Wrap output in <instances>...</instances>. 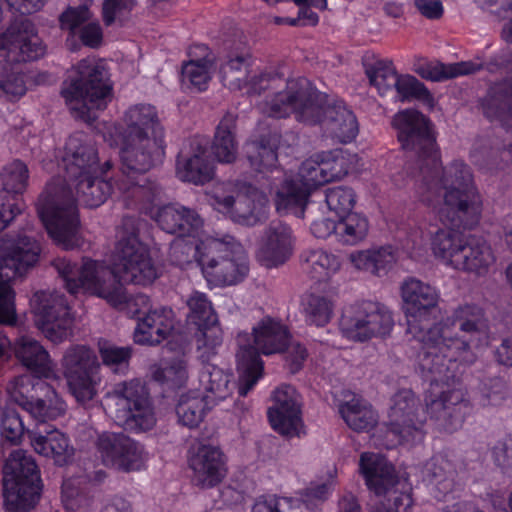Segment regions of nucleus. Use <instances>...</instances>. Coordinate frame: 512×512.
<instances>
[{"instance_id": "423d86ee", "label": "nucleus", "mask_w": 512, "mask_h": 512, "mask_svg": "<svg viewBox=\"0 0 512 512\" xmlns=\"http://www.w3.org/2000/svg\"><path fill=\"white\" fill-rule=\"evenodd\" d=\"M326 98L307 78L289 79L284 90L266 99L264 112L276 119L294 115L298 122L321 125L326 135L339 143H351L359 133L355 114L343 101L330 105Z\"/></svg>"}, {"instance_id": "c756f323", "label": "nucleus", "mask_w": 512, "mask_h": 512, "mask_svg": "<svg viewBox=\"0 0 512 512\" xmlns=\"http://www.w3.org/2000/svg\"><path fill=\"white\" fill-rule=\"evenodd\" d=\"M38 422L37 430L29 434L35 452L52 458L58 466L67 465L74 455V448L69 444V438L58 429H51V426L46 424V420Z\"/></svg>"}, {"instance_id": "09e8293b", "label": "nucleus", "mask_w": 512, "mask_h": 512, "mask_svg": "<svg viewBox=\"0 0 512 512\" xmlns=\"http://www.w3.org/2000/svg\"><path fill=\"white\" fill-rule=\"evenodd\" d=\"M232 374L211 363H205L200 372L199 380L214 400H224L231 393L230 383Z\"/></svg>"}, {"instance_id": "bb28decb", "label": "nucleus", "mask_w": 512, "mask_h": 512, "mask_svg": "<svg viewBox=\"0 0 512 512\" xmlns=\"http://www.w3.org/2000/svg\"><path fill=\"white\" fill-rule=\"evenodd\" d=\"M208 146L207 138L195 136L190 139L191 154L189 156L178 155L176 173L182 182L204 185L213 179L215 167L208 157Z\"/></svg>"}, {"instance_id": "de8ad7c7", "label": "nucleus", "mask_w": 512, "mask_h": 512, "mask_svg": "<svg viewBox=\"0 0 512 512\" xmlns=\"http://www.w3.org/2000/svg\"><path fill=\"white\" fill-rule=\"evenodd\" d=\"M339 412L346 424L355 431H369L377 423V415L372 408L362 405L357 399L341 404Z\"/></svg>"}, {"instance_id": "f03ea898", "label": "nucleus", "mask_w": 512, "mask_h": 512, "mask_svg": "<svg viewBox=\"0 0 512 512\" xmlns=\"http://www.w3.org/2000/svg\"><path fill=\"white\" fill-rule=\"evenodd\" d=\"M122 228L127 234L122 235L116 245L113 268L109 272L118 284L109 287L104 283L103 291L96 296L117 309L127 310L132 318L138 320L134 331L135 343L155 346L166 340L174 330L175 314L172 308L165 306L149 308L144 312L139 307H149V296L142 293L129 296L123 288V284L150 285L158 274L149 248L139 239L135 219L125 216Z\"/></svg>"}, {"instance_id": "f8f14e48", "label": "nucleus", "mask_w": 512, "mask_h": 512, "mask_svg": "<svg viewBox=\"0 0 512 512\" xmlns=\"http://www.w3.org/2000/svg\"><path fill=\"white\" fill-rule=\"evenodd\" d=\"M207 252L200 257V267L208 282L231 286L242 282L249 272L247 253L234 237L209 238Z\"/></svg>"}, {"instance_id": "7c9ffc66", "label": "nucleus", "mask_w": 512, "mask_h": 512, "mask_svg": "<svg viewBox=\"0 0 512 512\" xmlns=\"http://www.w3.org/2000/svg\"><path fill=\"white\" fill-rule=\"evenodd\" d=\"M485 118L498 122L506 131H512V77L491 85L479 100Z\"/></svg>"}, {"instance_id": "e2e57ef3", "label": "nucleus", "mask_w": 512, "mask_h": 512, "mask_svg": "<svg viewBox=\"0 0 512 512\" xmlns=\"http://www.w3.org/2000/svg\"><path fill=\"white\" fill-rule=\"evenodd\" d=\"M16 293L8 281H0V324L14 326L17 323Z\"/></svg>"}, {"instance_id": "338daca9", "label": "nucleus", "mask_w": 512, "mask_h": 512, "mask_svg": "<svg viewBox=\"0 0 512 512\" xmlns=\"http://www.w3.org/2000/svg\"><path fill=\"white\" fill-rule=\"evenodd\" d=\"M338 228V220L330 218H319L314 220L310 225V231L312 235L317 239L326 240L330 237H334L336 240V230Z\"/></svg>"}, {"instance_id": "4d7b16f0", "label": "nucleus", "mask_w": 512, "mask_h": 512, "mask_svg": "<svg viewBox=\"0 0 512 512\" xmlns=\"http://www.w3.org/2000/svg\"><path fill=\"white\" fill-rule=\"evenodd\" d=\"M90 18L91 13L87 4L68 6L59 15L58 20L61 30L68 31L67 44L75 39L77 29L83 26Z\"/></svg>"}, {"instance_id": "412c9836", "label": "nucleus", "mask_w": 512, "mask_h": 512, "mask_svg": "<svg viewBox=\"0 0 512 512\" xmlns=\"http://www.w3.org/2000/svg\"><path fill=\"white\" fill-rule=\"evenodd\" d=\"M0 179L3 186L2 191H0L1 232L24 208L22 195L28 185V167L21 160H13L2 168Z\"/></svg>"}, {"instance_id": "c03bdc74", "label": "nucleus", "mask_w": 512, "mask_h": 512, "mask_svg": "<svg viewBox=\"0 0 512 512\" xmlns=\"http://www.w3.org/2000/svg\"><path fill=\"white\" fill-rule=\"evenodd\" d=\"M187 306L189 308L188 323L194 325L205 337L206 331L218 322L211 301L205 293L195 291L188 298Z\"/></svg>"}, {"instance_id": "8fccbe9b", "label": "nucleus", "mask_w": 512, "mask_h": 512, "mask_svg": "<svg viewBox=\"0 0 512 512\" xmlns=\"http://www.w3.org/2000/svg\"><path fill=\"white\" fill-rule=\"evenodd\" d=\"M303 314L309 325L326 326L333 313V303L325 296L310 293L302 299Z\"/></svg>"}, {"instance_id": "603ef678", "label": "nucleus", "mask_w": 512, "mask_h": 512, "mask_svg": "<svg viewBox=\"0 0 512 512\" xmlns=\"http://www.w3.org/2000/svg\"><path fill=\"white\" fill-rule=\"evenodd\" d=\"M365 73L370 84L375 86L381 96L393 90L398 73L390 60H377L366 66Z\"/></svg>"}, {"instance_id": "4c0bfd02", "label": "nucleus", "mask_w": 512, "mask_h": 512, "mask_svg": "<svg viewBox=\"0 0 512 512\" xmlns=\"http://www.w3.org/2000/svg\"><path fill=\"white\" fill-rule=\"evenodd\" d=\"M427 477L438 494L435 497L438 500L446 498V496L454 491L456 470L451 461L441 454L434 455L426 464Z\"/></svg>"}, {"instance_id": "5701e85b", "label": "nucleus", "mask_w": 512, "mask_h": 512, "mask_svg": "<svg viewBox=\"0 0 512 512\" xmlns=\"http://www.w3.org/2000/svg\"><path fill=\"white\" fill-rule=\"evenodd\" d=\"M349 170L343 151L334 150L317 153L303 161L296 178L312 193L320 186L346 176Z\"/></svg>"}, {"instance_id": "2eb2a0df", "label": "nucleus", "mask_w": 512, "mask_h": 512, "mask_svg": "<svg viewBox=\"0 0 512 512\" xmlns=\"http://www.w3.org/2000/svg\"><path fill=\"white\" fill-rule=\"evenodd\" d=\"M1 46L7 51L0 65H11L22 75L17 63L30 62L41 58L46 51L34 23L27 17H15L1 36ZM25 82V80L23 79Z\"/></svg>"}, {"instance_id": "79ce46f5", "label": "nucleus", "mask_w": 512, "mask_h": 512, "mask_svg": "<svg viewBox=\"0 0 512 512\" xmlns=\"http://www.w3.org/2000/svg\"><path fill=\"white\" fill-rule=\"evenodd\" d=\"M483 69L482 63L474 61H460L451 64L442 62L426 63L418 70V74L427 80L442 82L459 76L471 75Z\"/></svg>"}, {"instance_id": "ea45409f", "label": "nucleus", "mask_w": 512, "mask_h": 512, "mask_svg": "<svg viewBox=\"0 0 512 512\" xmlns=\"http://www.w3.org/2000/svg\"><path fill=\"white\" fill-rule=\"evenodd\" d=\"M208 398V395L196 391L181 395L176 405L179 423L191 429L198 427L211 408Z\"/></svg>"}, {"instance_id": "1a4fd4ad", "label": "nucleus", "mask_w": 512, "mask_h": 512, "mask_svg": "<svg viewBox=\"0 0 512 512\" xmlns=\"http://www.w3.org/2000/svg\"><path fill=\"white\" fill-rule=\"evenodd\" d=\"M113 95V83L105 64L94 59H82L76 67V76L66 79L61 96L77 116L85 119L91 108L103 110Z\"/></svg>"}, {"instance_id": "aec40b11", "label": "nucleus", "mask_w": 512, "mask_h": 512, "mask_svg": "<svg viewBox=\"0 0 512 512\" xmlns=\"http://www.w3.org/2000/svg\"><path fill=\"white\" fill-rule=\"evenodd\" d=\"M116 423L126 430L142 432L155 424L154 413L144 387L138 382L125 383L117 402Z\"/></svg>"}, {"instance_id": "f704fd0d", "label": "nucleus", "mask_w": 512, "mask_h": 512, "mask_svg": "<svg viewBox=\"0 0 512 512\" xmlns=\"http://www.w3.org/2000/svg\"><path fill=\"white\" fill-rule=\"evenodd\" d=\"M302 270L316 282L328 281L341 268L339 255L323 248L306 249L300 255Z\"/></svg>"}, {"instance_id": "e433bc0d", "label": "nucleus", "mask_w": 512, "mask_h": 512, "mask_svg": "<svg viewBox=\"0 0 512 512\" xmlns=\"http://www.w3.org/2000/svg\"><path fill=\"white\" fill-rule=\"evenodd\" d=\"M236 122L237 116L226 113L216 127L211 150L220 163H232L236 159L238 151Z\"/></svg>"}, {"instance_id": "bf43d9fd", "label": "nucleus", "mask_w": 512, "mask_h": 512, "mask_svg": "<svg viewBox=\"0 0 512 512\" xmlns=\"http://www.w3.org/2000/svg\"><path fill=\"white\" fill-rule=\"evenodd\" d=\"M24 432V424L18 411L7 404L0 410V434L1 438L17 444Z\"/></svg>"}, {"instance_id": "c9c22d12", "label": "nucleus", "mask_w": 512, "mask_h": 512, "mask_svg": "<svg viewBox=\"0 0 512 512\" xmlns=\"http://www.w3.org/2000/svg\"><path fill=\"white\" fill-rule=\"evenodd\" d=\"M396 260L397 250L390 244L351 254V262L357 269L376 276L387 274Z\"/></svg>"}, {"instance_id": "864d4df0", "label": "nucleus", "mask_w": 512, "mask_h": 512, "mask_svg": "<svg viewBox=\"0 0 512 512\" xmlns=\"http://www.w3.org/2000/svg\"><path fill=\"white\" fill-rule=\"evenodd\" d=\"M393 90L401 101H410L412 99L432 105L433 96L427 87L416 77L411 75H399L393 85Z\"/></svg>"}, {"instance_id": "13d9d810", "label": "nucleus", "mask_w": 512, "mask_h": 512, "mask_svg": "<svg viewBox=\"0 0 512 512\" xmlns=\"http://www.w3.org/2000/svg\"><path fill=\"white\" fill-rule=\"evenodd\" d=\"M325 201L329 210L340 217L352 212L356 203V195L351 187L334 186L326 190Z\"/></svg>"}, {"instance_id": "ddd939ff", "label": "nucleus", "mask_w": 512, "mask_h": 512, "mask_svg": "<svg viewBox=\"0 0 512 512\" xmlns=\"http://www.w3.org/2000/svg\"><path fill=\"white\" fill-rule=\"evenodd\" d=\"M393 327L394 319L388 307L371 300L358 301L345 307L339 319L342 337L355 343L385 338Z\"/></svg>"}, {"instance_id": "6e6d98bb", "label": "nucleus", "mask_w": 512, "mask_h": 512, "mask_svg": "<svg viewBox=\"0 0 512 512\" xmlns=\"http://www.w3.org/2000/svg\"><path fill=\"white\" fill-rule=\"evenodd\" d=\"M333 491V482L311 483L300 492V498H296L301 504L297 506L299 512H322L320 505L326 501Z\"/></svg>"}, {"instance_id": "6e6552de", "label": "nucleus", "mask_w": 512, "mask_h": 512, "mask_svg": "<svg viewBox=\"0 0 512 512\" xmlns=\"http://www.w3.org/2000/svg\"><path fill=\"white\" fill-rule=\"evenodd\" d=\"M253 345L240 346L236 353L238 372V393L245 397L262 378L264 362L261 353L272 355L283 353L291 341V334L286 325L271 317H264L253 328Z\"/></svg>"}, {"instance_id": "a19ab883", "label": "nucleus", "mask_w": 512, "mask_h": 512, "mask_svg": "<svg viewBox=\"0 0 512 512\" xmlns=\"http://www.w3.org/2000/svg\"><path fill=\"white\" fill-rule=\"evenodd\" d=\"M16 357L33 374L48 377L49 354L38 341L30 337H21L16 349Z\"/></svg>"}, {"instance_id": "5fc2aeb1", "label": "nucleus", "mask_w": 512, "mask_h": 512, "mask_svg": "<svg viewBox=\"0 0 512 512\" xmlns=\"http://www.w3.org/2000/svg\"><path fill=\"white\" fill-rule=\"evenodd\" d=\"M98 350L103 365L111 368L114 372L126 369L133 355L132 347H120L102 338L98 341Z\"/></svg>"}, {"instance_id": "49530a36", "label": "nucleus", "mask_w": 512, "mask_h": 512, "mask_svg": "<svg viewBox=\"0 0 512 512\" xmlns=\"http://www.w3.org/2000/svg\"><path fill=\"white\" fill-rule=\"evenodd\" d=\"M152 379L172 390L185 386L188 380V365L185 356L172 358L155 367L152 371Z\"/></svg>"}, {"instance_id": "b1692460", "label": "nucleus", "mask_w": 512, "mask_h": 512, "mask_svg": "<svg viewBox=\"0 0 512 512\" xmlns=\"http://www.w3.org/2000/svg\"><path fill=\"white\" fill-rule=\"evenodd\" d=\"M96 446L103 463L117 470H139L143 462V446L124 433L104 432Z\"/></svg>"}, {"instance_id": "39448f33", "label": "nucleus", "mask_w": 512, "mask_h": 512, "mask_svg": "<svg viewBox=\"0 0 512 512\" xmlns=\"http://www.w3.org/2000/svg\"><path fill=\"white\" fill-rule=\"evenodd\" d=\"M417 369L423 380L430 385L426 393V409L410 389H401L391 399L389 410V431L393 433L399 444L410 445L421 443L427 431V416L434 422L436 429L453 433L462 426L464 421L463 407H467L465 394L456 388L458 381H431L436 373L425 372L419 365V353L416 357Z\"/></svg>"}, {"instance_id": "680f3d73", "label": "nucleus", "mask_w": 512, "mask_h": 512, "mask_svg": "<svg viewBox=\"0 0 512 512\" xmlns=\"http://www.w3.org/2000/svg\"><path fill=\"white\" fill-rule=\"evenodd\" d=\"M301 503L293 497L263 495L255 502L252 512H299L297 506ZM313 512H320L315 510Z\"/></svg>"}, {"instance_id": "f3484780", "label": "nucleus", "mask_w": 512, "mask_h": 512, "mask_svg": "<svg viewBox=\"0 0 512 512\" xmlns=\"http://www.w3.org/2000/svg\"><path fill=\"white\" fill-rule=\"evenodd\" d=\"M63 368L69 390L77 401L93 399L96 394L94 378L99 370L94 351L85 345L69 348L63 358Z\"/></svg>"}, {"instance_id": "3c124183", "label": "nucleus", "mask_w": 512, "mask_h": 512, "mask_svg": "<svg viewBox=\"0 0 512 512\" xmlns=\"http://www.w3.org/2000/svg\"><path fill=\"white\" fill-rule=\"evenodd\" d=\"M248 161L253 170L258 173L271 172L277 167L278 154L276 141L271 143L265 137L253 145V151L248 152Z\"/></svg>"}, {"instance_id": "20e7f679", "label": "nucleus", "mask_w": 512, "mask_h": 512, "mask_svg": "<svg viewBox=\"0 0 512 512\" xmlns=\"http://www.w3.org/2000/svg\"><path fill=\"white\" fill-rule=\"evenodd\" d=\"M488 320L484 309L473 303L455 308L445 320L429 327L421 337L419 365L436 373L435 381H458L476 360L474 349L486 339Z\"/></svg>"}, {"instance_id": "473e14b6", "label": "nucleus", "mask_w": 512, "mask_h": 512, "mask_svg": "<svg viewBox=\"0 0 512 512\" xmlns=\"http://www.w3.org/2000/svg\"><path fill=\"white\" fill-rule=\"evenodd\" d=\"M194 50H199L201 57L184 61L181 66L182 81L187 87L195 92H204L208 89L212 79L214 61L207 45L197 44L190 48L189 55Z\"/></svg>"}, {"instance_id": "9b49d317", "label": "nucleus", "mask_w": 512, "mask_h": 512, "mask_svg": "<svg viewBox=\"0 0 512 512\" xmlns=\"http://www.w3.org/2000/svg\"><path fill=\"white\" fill-rule=\"evenodd\" d=\"M431 249L445 265L478 275L486 273L495 261L490 245L482 237H465L452 228L437 229L431 238Z\"/></svg>"}, {"instance_id": "6ab92c4d", "label": "nucleus", "mask_w": 512, "mask_h": 512, "mask_svg": "<svg viewBox=\"0 0 512 512\" xmlns=\"http://www.w3.org/2000/svg\"><path fill=\"white\" fill-rule=\"evenodd\" d=\"M35 324L51 341L61 342L70 334L74 318L63 295L47 296L36 292L33 298Z\"/></svg>"}, {"instance_id": "4468645a", "label": "nucleus", "mask_w": 512, "mask_h": 512, "mask_svg": "<svg viewBox=\"0 0 512 512\" xmlns=\"http://www.w3.org/2000/svg\"><path fill=\"white\" fill-rule=\"evenodd\" d=\"M359 474L367 489L381 497L388 493L391 496L387 504L377 512H409L413 499L409 492H397L394 488L399 484V476L395 466L388 459L375 452H363L359 458Z\"/></svg>"}, {"instance_id": "69168bd1", "label": "nucleus", "mask_w": 512, "mask_h": 512, "mask_svg": "<svg viewBox=\"0 0 512 512\" xmlns=\"http://www.w3.org/2000/svg\"><path fill=\"white\" fill-rule=\"evenodd\" d=\"M79 38L84 46L97 48L103 40V32L99 23L91 22L83 25L79 31Z\"/></svg>"}, {"instance_id": "0eeeda50", "label": "nucleus", "mask_w": 512, "mask_h": 512, "mask_svg": "<svg viewBox=\"0 0 512 512\" xmlns=\"http://www.w3.org/2000/svg\"><path fill=\"white\" fill-rule=\"evenodd\" d=\"M125 128L119 131L120 158L123 172L145 174L162 163L165 156V140L158 112L151 104L129 107L123 117Z\"/></svg>"}, {"instance_id": "7ed1b4c3", "label": "nucleus", "mask_w": 512, "mask_h": 512, "mask_svg": "<svg viewBox=\"0 0 512 512\" xmlns=\"http://www.w3.org/2000/svg\"><path fill=\"white\" fill-rule=\"evenodd\" d=\"M121 172L115 186L105 178L107 172L95 173L70 184L61 178H52L37 203L38 216L49 237L65 249L75 247L80 227L78 204L97 208L115 189L124 198L127 208L142 209L136 201L146 195L147 189L137 179L140 174H130L129 178L123 166Z\"/></svg>"}, {"instance_id": "9d476101", "label": "nucleus", "mask_w": 512, "mask_h": 512, "mask_svg": "<svg viewBox=\"0 0 512 512\" xmlns=\"http://www.w3.org/2000/svg\"><path fill=\"white\" fill-rule=\"evenodd\" d=\"M6 512H29L40 500L43 483L35 460L23 450L13 451L2 469Z\"/></svg>"}, {"instance_id": "393cba45", "label": "nucleus", "mask_w": 512, "mask_h": 512, "mask_svg": "<svg viewBox=\"0 0 512 512\" xmlns=\"http://www.w3.org/2000/svg\"><path fill=\"white\" fill-rule=\"evenodd\" d=\"M404 310L407 317L408 331L418 341L421 351V337L427 331L422 324H417V318L435 308L438 304L439 293L429 284L416 278L404 281L401 287Z\"/></svg>"}, {"instance_id": "a211bd4d", "label": "nucleus", "mask_w": 512, "mask_h": 512, "mask_svg": "<svg viewBox=\"0 0 512 512\" xmlns=\"http://www.w3.org/2000/svg\"><path fill=\"white\" fill-rule=\"evenodd\" d=\"M146 195L137 198L136 203L142 207L140 212L151 215L157 225L166 233L177 237L197 235L203 226V221L198 213L190 208L179 204H167L157 208L153 214L152 203L155 193L146 187Z\"/></svg>"}, {"instance_id": "cd10ccee", "label": "nucleus", "mask_w": 512, "mask_h": 512, "mask_svg": "<svg viewBox=\"0 0 512 512\" xmlns=\"http://www.w3.org/2000/svg\"><path fill=\"white\" fill-rule=\"evenodd\" d=\"M40 249L27 236H18L9 243L2 239L0 243V276L21 277L39 260Z\"/></svg>"}, {"instance_id": "f257e3e1", "label": "nucleus", "mask_w": 512, "mask_h": 512, "mask_svg": "<svg viewBox=\"0 0 512 512\" xmlns=\"http://www.w3.org/2000/svg\"><path fill=\"white\" fill-rule=\"evenodd\" d=\"M392 127L401 148L413 159L412 163H406L404 170L414 181L419 200L427 207H434L444 191L439 219L458 229H473L478 225L483 202L470 167L459 159L442 167L431 119L417 109L406 108L393 116Z\"/></svg>"}, {"instance_id": "58836bf2", "label": "nucleus", "mask_w": 512, "mask_h": 512, "mask_svg": "<svg viewBox=\"0 0 512 512\" xmlns=\"http://www.w3.org/2000/svg\"><path fill=\"white\" fill-rule=\"evenodd\" d=\"M103 266L100 262L85 258L78 270L75 280L68 281V292L72 295L79 293L81 290L92 295L103 291L104 280Z\"/></svg>"}, {"instance_id": "0e129e2a", "label": "nucleus", "mask_w": 512, "mask_h": 512, "mask_svg": "<svg viewBox=\"0 0 512 512\" xmlns=\"http://www.w3.org/2000/svg\"><path fill=\"white\" fill-rule=\"evenodd\" d=\"M135 5L134 0H104L102 7V18L106 26H111L116 15L121 12L132 11Z\"/></svg>"}, {"instance_id": "72a5a7b5", "label": "nucleus", "mask_w": 512, "mask_h": 512, "mask_svg": "<svg viewBox=\"0 0 512 512\" xmlns=\"http://www.w3.org/2000/svg\"><path fill=\"white\" fill-rule=\"evenodd\" d=\"M311 193L296 177L285 178L278 187L274 203L280 215L302 218Z\"/></svg>"}, {"instance_id": "a18cd8bd", "label": "nucleus", "mask_w": 512, "mask_h": 512, "mask_svg": "<svg viewBox=\"0 0 512 512\" xmlns=\"http://www.w3.org/2000/svg\"><path fill=\"white\" fill-rule=\"evenodd\" d=\"M196 236L177 237L171 243L169 257L172 264L182 268L195 260L200 266V257L207 252L209 239L198 241Z\"/></svg>"}, {"instance_id": "4be33fe9", "label": "nucleus", "mask_w": 512, "mask_h": 512, "mask_svg": "<svg viewBox=\"0 0 512 512\" xmlns=\"http://www.w3.org/2000/svg\"><path fill=\"white\" fill-rule=\"evenodd\" d=\"M62 164L65 170L63 180L69 184L112 168L110 161L100 166L96 146L78 136H71L66 141Z\"/></svg>"}, {"instance_id": "c85d7f7f", "label": "nucleus", "mask_w": 512, "mask_h": 512, "mask_svg": "<svg viewBox=\"0 0 512 512\" xmlns=\"http://www.w3.org/2000/svg\"><path fill=\"white\" fill-rule=\"evenodd\" d=\"M294 245L291 227L282 221H272L266 229L257 257L266 268H276L290 259Z\"/></svg>"}, {"instance_id": "dca6fc26", "label": "nucleus", "mask_w": 512, "mask_h": 512, "mask_svg": "<svg viewBox=\"0 0 512 512\" xmlns=\"http://www.w3.org/2000/svg\"><path fill=\"white\" fill-rule=\"evenodd\" d=\"M38 374L20 375L9 382V400L27 411L37 421L52 419L58 413L47 405L56 396L55 389Z\"/></svg>"}, {"instance_id": "774afa93", "label": "nucleus", "mask_w": 512, "mask_h": 512, "mask_svg": "<svg viewBox=\"0 0 512 512\" xmlns=\"http://www.w3.org/2000/svg\"><path fill=\"white\" fill-rule=\"evenodd\" d=\"M417 10L430 20L440 19L443 15V4L440 0H414Z\"/></svg>"}, {"instance_id": "37998d69", "label": "nucleus", "mask_w": 512, "mask_h": 512, "mask_svg": "<svg viewBox=\"0 0 512 512\" xmlns=\"http://www.w3.org/2000/svg\"><path fill=\"white\" fill-rule=\"evenodd\" d=\"M368 231V218L358 212H349L338 219L336 241L342 245L354 246L366 239Z\"/></svg>"}, {"instance_id": "a878e982", "label": "nucleus", "mask_w": 512, "mask_h": 512, "mask_svg": "<svg viewBox=\"0 0 512 512\" xmlns=\"http://www.w3.org/2000/svg\"><path fill=\"white\" fill-rule=\"evenodd\" d=\"M272 398L273 405L267 411L272 429L287 438L299 437L303 420L296 390L291 385H282L275 389Z\"/></svg>"}, {"instance_id": "2f4dec72", "label": "nucleus", "mask_w": 512, "mask_h": 512, "mask_svg": "<svg viewBox=\"0 0 512 512\" xmlns=\"http://www.w3.org/2000/svg\"><path fill=\"white\" fill-rule=\"evenodd\" d=\"M189 465L194 471L198 485L215 487L226 476V456L220 448L212 445H201L190 458Z\"/></svg>"}, {"instance_id": "052dcab7", "label": "nucleus", "mask_w": 512, "mask_h": 512, "mask_svg": "<svg viewBox=\"0 0 512 512\" xmlns=\"http://www.w3.org/2000/svg\"><path fill=\"white\" fill-rule=\"evenodd\" d=\"M26 93L23 77L11 65H0V95L9 100L18 99Z\"/></svg>"}]
</instances>
